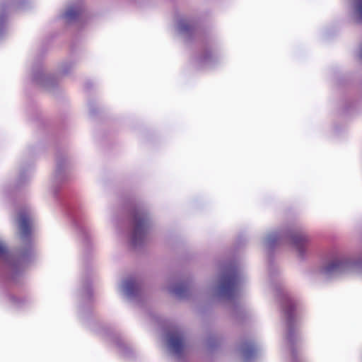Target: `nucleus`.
Wrapping results in <instances>:
<instances>
[{
  "label": "nucleus",
  "instance_id": "nucleus-1",
  "mask_svg": "<svg viewBox=\"0 0 362 362\" xmlns=\"http://www.w3.org/2000/svg\"><path fill=\"white\" fill-rule=\"evenodd\" d=\"M358 262L345 257H337L330 259L322 269V273L327 276L345 272L355 268Z\"/></svg>",
  "mask_w": 362,
  "mask_h": 362
},
{
  "label": "nucleus",
  "instance_id": "nucleus-2",
  "mask_svg": "<svg viewBox=\"0 0 362 362\" xmlns=\"http://www.w3.org/2000/svg\"><path fill=\"white\" fill-rule=\"evenodd\" d=\"M238 285V276L234 274H228L221 279L215 293L222 297L230 298L237 289Z\"/></svg>",
  "mask_w": 362,
  "mask_h": 362
},
{
  "label": "nucleus",
  "instance_id": "nucleus-3",
  "mask_svg": "<svg viewBox=\"0 0 362 362\" xmlns=\"http://www.w3.org/2000/svg\"><path fill=\"white\" fill-rule=\"evenodd\" d=\"M31 79L36 85L47 90L51 89L56 84L54 76L48 74L42 68L33 70Z\"/></svg>",
  "mask_w": 362,
  "mask_h": 362
},
{
  "label": "nucleus",
  "instance_id": "nucleus-4",
  "mask_svg": "<svg viewBox=\"0 0 362 362\" xmlns=\"http://www.w3.org/2000/svg\"><path fill=\"white\" fill-rule=\"evenodd\" d=\"M309 240L308 235L303 232L291 235L290 242L291 246L298 256L303 257L307 251L306 245Z\"/></svg>",
  "mask_w": 362,
  "mask_h": 362
},
{
  "label": "nucleus",
  "instance_id": "nucleus-5",
  "mask_svg": "<svg viewBox=\"0 0 362 362\" xmlns=\"http://www.w3.org/2000/svg\"><path fill=\"white\" fill-rule=\"evenodd\" d=\"M33 221V216L30 211H22L18 214L17 221L22 238L30 234Z\"/></svg>",
  "mask_w": 362,
  "mask_h": 362
},
{
  "label": "nucleus",
  "instance_id": "nucleus-6",
  "mask_svg": "<svg viewBox=\"0 0 362 362\" xmlns=\"http://www.w3.org/2000/svg\"><path fill=\"white\" fill-rule=\"evenodd\" d=\"M150 226L148 218L144 216H136L134 222L132 238L136 242L141 239L147 232Z\"/></svg>",
  "mask_w": 362,
  "mask_h": 362
},
{
  "label": "nucleus",
  "instance_id": "nucleus-7",
  "mask_svg": "<svg viewBox=\"0 0 362 362\" xmlns=\"http://www.w3.org/2000/svg\"><path fill=\"white\" fill-rule=\"evenodd\" d=\"M168 346L169 351L173 354H180L185 347V342L182 335L178 332L169 334L168 339Z\"/></svg>",
  "mask_w": 362,
  "mask_h": 362
},
{
  "label": "nucleus",
  "instance_id": "nucleus-8",
  "mask_svg": "<svg viewBox=\"0 0 362 362\" xmlns=\"http://www.w3.org/2000/svg\"><path fill=\"white\" fill-rule=\"evenodd\" d=\"M83 6L80 3H74L68 5L60 13V18L66 22L74 20L83 11Z\"/></svg>",
  "mask_w": 362,
  "mask_h": 362
},
{
  "label": "nucleus",
  "instance_id": "nucleus-9",
  "mask_svg": "<svg viewBox=\"0 0 362 362\" xmlns=\"http://www.w3.org/2000/svg\"><path fill=\"white\" fill-rule=\"evenodd\" d=\"M24 259V257H21L20 259H16L13 255L8 250L6 243L0 240V259L8 262L11 264L16 265L20 264Z\"/></svg>",
  "mask_w": 362,
  "mask_h": 362
},
{
  "label": "nucleus",
  "instance_id": "nucleus-10",
  "mask_svg": "<svg viewBox=\"0 0 362 362\" xmlns=\"http://www.w3.org/2000/svg\"><path fill=\"white\" fill-rule=\"evenodd\" d=\"M137 290V284L134 280L123 281L119 286L120 293L127 298H131Z\"/></svg>",
  "mask_w": 362,
  "mask_h": 362
},
{
  "label": "nucleus",
  "instance_id": "nucleus-11",
  "mask_svg": "<svg viewBox=\"0 0 362 362\" xmlns=\"http://www.w3.org/2000/svg\"><path fill=\"white\" fill-rule=\"evenodd\" d=\"M355 16L356 18L362 21V0H355Z\"/></svg>",
  "mask_w": 362,
  "mask_h": 362
},
{
  "label": "nucleus",
  "instance_id": "nucleus-12",
  "mask_svg": "<svg viewBox=\"0 0 362 362\" xmlns=\"http://www.w3.org/2000/svg\"><path fill=\"white\" fill-rule=\"evenodd\" d=\"M189 28V24L185 20H181L177 23V30L182 33L186 31Z\"/></svg>",
  "mask_w": 362,
  "mask_h": 362
},
{
  "label": "nucleus",
  "instance_id": "nucleus-13",
  "mask_svg": "<svg viewBox=\"0 0 362 362\" xmlns=\"http://www.w3.org/2000/svg\"><path fill=\"white\" fill-rule=\"evenodd\" d=\"M63 168L61 164H59L54 173V177L56 179H62L63 177Z\"/></svg>",
  "mask_w": 362,
  "mask_h": 362
},
{
  "label": "nucleus",
  "instance_id": "nucleus-14",
  "mask_svg": "<svg viewBox=\"0 0 362 362\" xmlns=\"http://www.w3.org/2000/svg\"><path fill=\"white\" fill-rule=\"evenodd\" d=\"M274 238L275 237L274 235H269L267 236L264 239V244L269 245L274 240Z\"/></svg>",
  "mask_w": 362,
  "mask_h": 362
},
{
  "label": "nucleus",
  "instance_id": "nucleus-15",
  "mask_svg": "<svg viewBox=\"0 0 362 362\" xmlns=\"http://www.w3.org/2000/svg\"><path fill=\"white\" fill-rule=\"evenodd\" d=\"M5 29H6L5 20L2 18H0V35L5 30Z\"/></svg>",
  "mask_w": 362,
  "mask_h": 362
},
{
  "label": "nucleus",
  "instance_id": "nucleus-16",
  "mask_svg": "<svg viewBox=\"0 0 362 362\" xmlns=\"http://www.w3.org/2000/svg\"><path fill=\"white\" fill-rule=\"evenodd\" d=\"M203 63H204L207 66H210L212 61V57L211 56H206L203 58Z\"/></svg>",
  "mask_w": 362,
  "mask_h": 362
},
{
  "label": "nucleus",
  "instance_id": "nucleus-17",
  "mask_svg": "<svg viewBox=\"0 0 362 362\" xmlns=\"http://www.w3.org/2000/svg\"><path fill=\"white\" fill-rule=\"evenodd\" d=\"M173 292H174L175 293H176L177 295H180L179 291H177V290L173 291Z\"/></svg>",
  "mask_w": 362,
  "mask_h": 362
},
{
  "label": "nucleus",
  "instance_id": "nucleus-18",
  "mask_svg": "<svg viewBox=\"0 0 362 362\" xmlns=\"http://www.w3.org/2000/svg\"><path fill=\"white\" fill-rule=\"evenodd\" d=\"M361 57H362V53H361Z\"/></svg>",
  "mask_w": 362,
  "mask_h": 362
}]
</instances>
